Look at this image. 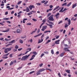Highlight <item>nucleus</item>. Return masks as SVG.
Wrapping results in <instances>:
<instances>
[{
	"mask_svg": "<svg viewBox=\"0 0 77 77\" xmlns=\"http://www.w3.org/2000/svg\"><path fill=\"white\" fill-rule=\"evenodd\" d=\"M30 56V54H29L28 55H26L25 56H23L21 59V60H26L27 59H28V57Z\"/></svg>",
	"mask_w": 77,
	"mask_h": 77,
	"instance_id": "obj_1",
	"label": "nucleus"
},
{
	"mask_svg": "<svg viewBox=\"0 0 77 77\" xmlns=\"http://www.w3.org/2000/svg\"><path fill=\"white\" fill-rule=\"evenodd\" d=\"M54 15L52 14L48 18L49 21H54Z\"/></svg>",
	"mask_w": 77,
	"mask_h": 77,
	"instance_id": "obj_2",
	"label": "nucleus"
},
{
	"mask_svg": "<svg viewBox=\"0 0 77 77\" xmlns=\"http://www.w3.org/2000/svg\"><path fill=\"white\" fill-rule=\"evenodd\" d=\"M44 37V34H43V35H42L41 37V41L40 40V39H38V44H39V43H41L43 41V38Z\"/></svg>",
	"mask_w": 77,
	"mask_h": 77,
	"instance_id": "obj_3",
	"label": "nucleus"
},
{
	"mask_svg": "<svg viewBox=\"0 0 77 77\" xmlns=\"http://www.w3.org/2000/svg\"><path fill=\"white\" fill-rule=\"evenodd\" d=\"M11 50V48H6L4 50V53H8V51H10Z\"/></svg>",
	"mask_w": 77,
	"mask_h": 77,
	"instance_id": "obj_4",
	"label": "nucleus"
},
{
	"mask_svg": "<svg viewBox=\"0 0 77 77\" xmlns=\"http://www.w3.org/2000/svg\"><path fill=\"white\" fill-rule=\"evenodd\" d=\"M47 26H43L42 27V29H41L42 31H43L44 32L46 29H47Z\"/></svg>",
	"mask_w": 77,
	"mask_h": 77,
	"instance_id": "obj_5",
	"label": "nucleus"
},
{
	"mask_svg": "<svg viewBox=\"0 0 77 77\" xmlns=\"http://www.w3.org/2000/svg\"><path fill=\"white\" fill-rule=\"evenodd\" d=\"M59 42H60V40H58L56 41L55 42V44H59V43H60Z\"/></svg>",
	"mask_w": 77,
	"mask_h": 77,
	"instance_id": "obj_6",
	"label": "nucleus"
},
{
	"mask_svg": "<svg viewBox=\"0 0 77 77\" xmlns=\"http://www.w3.org/2000/svg\"><path fill=\"white\" fill-rule=\"evenodd\" d=\"M42 35V33H41L40 34H38V35H35L34 36V38H36V37H38V36H40L41 35Z\"/></svg>",
	"mask_w": 77,
	"mask_h": 77,
	"instance_id": "obj_7",
	"label": "nucleus"
},
{
	"mask_svg": "<svg viewBox=\"0 0 77 77\" xmlns=\"http://www.w3.org/2000/svg\"><path fill=\"white\" fill-rule=\"evenodd\" d=\"M77 3H75V4H73L72 6V8L73 9L74 8H75V7H76V6H77Z\"/></svg>",
	"mask_w": 77,
	"mask_h": 77,
	"instance_id": "obj_8",
	"label": "nucleus"
},
{
	"mask_svg": "<svg viewBox=\"0 0 77 77\" xmlns=\"http://www.w3.org/2000/svg\"><path fill=\"white\" fill-rule=\"evenodd\" d=\"M47 22L49 24H52V25H54V23H53L52 22L49 21L48 20Z\"/></svg>",
	"mask_w": 77,
	"mask_h": 77,
	"instance_id": "obj_9",
	"label": "nucleus"
},
{
	"mask_svg": "<svg viewBox=\"0 0 77 77\" xmlns=\"http://www.w3.org/2000/svg\"><path fill=\"white\" fill-rule=\"evenodd\" d=\"M67 21L68 22V24L69 25H70V24H71V20L70 19L68 20H67Z\"/></svg>",
	"mask_w": 77,
	"mask_h": 77,
	"instance_id": "obj_10",
	"label": "nucleus"
},
{
	"mask_svg": "<svg viewBox=\"0 0 77 77\" xmlns=\"http://www.w3.org/2000/svg\"><path fill=\"white\" fill-rule=\"evenodd\" d=\"M65 52H63L62 53H61L60 54V57H63V56H64V54H65Z\"/></svg>",
	"mask_w": 77,
	"mask_h": 77,
	"instance_id": "obj_11",
	"label": "nucleus"
},
{
	"mask_svg": "<svg viewBox=\"0 0 77 77\" xmlns=\"http://www.w3.org/2000/svg\"><path fill=\"white\" fill-rule=\"evenodd\" d=\"M15 40H13L11 41L10 42H9V43H11L12 44H13L14 43H15Z\"/></svg>",
	"mask_w": 77,
	"mask_h": 77,
	"instance_id": "obj_12",
	"label": "nucleus"
},
{
	"mask_svg": "<svg viewBox=\"0 0 77 77\" xmlns=\"http://www.w3.org/2000/svg\"><path fill=\"white\" fill-rule=\"evenodd\" d=\"M65 71H66V72H67V73H68V74H70L71 73H70V70H66Z\"/></svg>",
	"mask_w": 77,
	"mask_h": 77,
	"instance_id": "obj_13",
	"label": "nucleus"
},
{
	"mask_svg": "<svg viewBox=\"0 0 77 77\" xmlns=\"http://www.w3.org/2000/svg\"><path fill=\"white\" fill-rule=\"evenodd\" d=\"M41 72H40V71H39V70L36 73V74L37 75H39V74H40Z\"/></svg>",
	"mask_w": 77,
	"mask_h": 77,
	"instance_id": "obj_14",
	"label": "nucleus"
},
{
	"mask_svg": "<svg viewBox=\"0 0 77 77\" xmlns=\"http://www.w3.org/2000/svg\"><path fill=\"white\" fill-rule=\"evenodd\" d=\"M63 9H64V7H62L61 8V10L59 11V12H61L62 13V12L63 11Z\"/></svg>",
	"mask_w": 77,
	"mask_h": 77,
	"instance_id": "obj_15",
	"label": "nucleus"
},
{
	"mask_svg": "<svg viewBox=\"0 0 77 77\" xmlns=\"http://www.w3.org/2000/svg\"><path fill=\"white\" fill-rule=\"evenodd\" d=\"M45 69H41L39 70V71H40V72H42V71H45Z\"/></svg>",
	"mask_w": 77,
	"mask_h": 77,
	"instance_id": "obj_16",
	"label": "nucleus"
},
{
	"mask_svg": "<svg viewBox=\"0 0 77 77\" xmlns=\"http://www.w3.org/2000/svg\"><path fill=\"white\" fill-rule=\"evenodd\" d=\"M59 8V6H56L55 8L53 10V11H55V10H56V9H58V8Z\"/></svg>",
	"mask_w": 77,
	"mask_h": 77,
	"instance_id": "obj_17",
	"label": "nucleus"
},
{
	"mask_svg": "<svg viewBox=\"0 0 77 77\" xmlns=\"http://www.w3.org/2000/svg\"><path fill=\"white\" fill-rule=\"evenodd\" d=\"M26 12H29V11H30V9H29V8L28 7H26Z\"/></svg>",
	"mask_w": 77,
	"mask_h": 77,
	"instance_id": "obj_18",
	"label": "nucleus"
},
{
	"mask_svg": "<svg viewBox=\"0 0 77 77\" xmlns=\"http://www.w3.org/2000/svg\"><path fill=\"white\" fill-rule=\"evenodd\" d=\"M28 42H31V43H32V42H33V39H31L30 40H28Z\"/></svg>",
	"mask_w": 77,
	"mask_h": 77,
	"instance_id": "obj_19",
	"label": "nucleus"
},
{
	"mask_svg": "<svg viewBox=\"0 0 77 77\" xmlns=\"http://www.w3.org/2000/svg\"><path fill=\"white\" fill-rule=\"evenodd\" d=\"M19 42H20V43L21 44H23V40L20 39L19 40Z\"/></svg>",
	"mask_w": 77,
	"mask_h": 77,
	"instance_id": "obj_20",
	"label": "nucleus"
},
{
	"mask_svg": "<svg viewBox=\"0 0 77 77\" xmlns=\"http://www.w3.org/2000/svg\"><path fill=\"white\" fill-rule=\"evenodd\" d=\"M67 2H66L64 4H63L62 5V6H67Z\"/></svg>",
	"mask_w": 77,
	"mask_h": 77,
	"instance_id": "obj_21",
	"label": "nucleus"
},
{
	"mask_svg": "<svg viewBox=\"0 0 77 77\" xmlns=\"http://www.w3.org/2000/svg\"><path fill=\"white\" fill-rule=\"evenodd\" d=\"M3 20H9V18H4L2 19Z\"/></svg>",
	"mask_w": 77,
	"mask_h": 77,
	"instance_id": "obj_22",
	"label": "nucleus"
},
{
	"mask_svg": "<svg viewBox=\"0 0 77 77\" xmlns=\"http://www.w3.org/2000/svg\"><path fill=\"white\" fill-rule=\"evenodd\" d=\"M9 31V29H8L7 30L5 31H2L3 32H7Z\"/></svg>",
	"mask_w": 77,
	"mask_h": 77,
	"instance_id": "obj_23",
	"label": "nucleus"
},
{
	"mask_svg": "<svg viewBox=\"0 0 77 77\" xmlns=\"http://www.w3.org/2000/svg\"><path fill=\"white\" fill-rule=\"evenodd\" d=\"M51 42V40H49L47 41V42L45 43V44H48V43L49 42Z\"/></svg>",
	"mask_w": 77,
	"mask_h": 77,
	"instance_id": "obj_24",
	"label": "nucleus"
},
{
	"mask_svg": "<svg viewBox=\"0 0 77 77\" xmlns=\"http://www.w3.org/2000/svg\"><path fill=\"white\" fill-rule=\"evenodd\" d=\"M32 54H34L35 55H37V54H38V53H36V52L35 51H34L33 52Z\"/></svg>",
	"mask_w": 77,
	"mask_h": 77,
	"instance_id": "obj_25",
	"label": "nucleus"
},
{
	"mask_svg": "<svg viewBox=\"0 0 77 77\" xmlns=\"http://www.w3.org/2000/svg\"><path fill=\"white\" fill-rule=\"evenodd\" d=\"M20 29H18L17 30V33H19L20 32Z\"/></svg>",
	"mask_w": 77,
	"mask_h": 77,
	"instance_id": "obj_26",
	"label": "nucleus"
},
{
	"mask_svg": "<svg viewBox=\"0 0 77 77\" xmlns=\"http://www.w3.org/2000/svg\"><path fill=\"white\" fill-rule=\"evenodd\" d=\"M29 8L30 9V10H32V5H30V6L29 7Z\"/></svg>",
	"mask_w": 77,
	"mask_h": 77,
	"instance_id": "obj_27",
	"label": "nucleus"
},
{
	"mask_svg": "<svg viewBox=\"0 0 77 77\" xmlns=\"http://www.w3.org/2000/svg\"><path fill=\"white\" fill-rule=\"evenodd\" d=\"M58 15H59V13H57L54 16V17H57Z\"/></svg>",
	"mask_w": 77,
	"mask_h": 77,
	"instance_id": "obj_28",
	"label": "nucleus"
},
{
	"mask_svg": "<svg viewBox=\"0 0 77 77\" xmlns=\"http://www.w3.org/2000/svg\"><path fill=\"white\" fill-rule=\"evenodd\" d=\"M71 3H72L71 2H70L69 3V4L67 5V6L68 7H69V6H70V5H71Z\"/></svg>",
	"mask_w": 77,
	"mask_h": 77,
	"instance_id": "obj_29",
	"label": "nucleus"
},
{
	"mask_svg": "<svg viewBox=\"0 0 77 77\" xmlns=\"http://www.w3.org/2000/svg\"><path fill=\"white\" fill-rule=\"evenodd\" d=\"M68 26H69V25H67V24H66V25L64 26V27L65 28H66V27H68Z\"/></svg>",
	"mask_w": 77,
	"mask_h": 77,
	"instance_id": "obj_30",
	"label": "nucleus"
},
{
	"mask_svg": "<svg viewBox=\"0 0 77 77\" xmlns=\"http://www.w3.org/2000/svg\"><path fill=\"white\" fill-rule=\"evenodd\" d=\"M22 3V1H19L18 2V3H17V5H20V3Z\"/></svg>",
	"mask_w": 77,
	"mask_h": 77,
	"instance_id": "obj_31",
	"label": "nucleus"
},
{
	"mask_svg": "<svg viewBox=\"0 0 77 77\" xmlns=\"http://www.w3.org/2000/svg\"><path fill=\"white\" fill-rule=\"evenodd\" d=\"M66 10H67V9H66V8H65L64 9V10L62 11V13L64 11H66Z\"/></svg>",
	"mask_w": 77,
	"mask_h": 77,
	"instance_id": "obj_32",
	"label": "nucleus"
},
{
	"mask_svg": "<svg viewBox=\"0 0 77 77\" xmlns=\"http://www.w3.org/2000/svg\"><path fill=\"white\" fill-rule=\"evenodd\" d=\"M15 49H18V45H16L15 46Z\"/></svg>",
	"mask_w": 77,
	"mask_h": 77,
	"instance_id": "obj_33",
	"label": "nucleus"
},
{
	"mask_svg": "<svg viewBox=\"0 0 77 77\" xmlns=\"http://www.w3.org/2000/svg\"><path fill=\"white\" fill-rule=\"evenodd\" d=\"M46 70H49V71H50L51 72V71H52V70H51L50 69H49L46 68Z\"/></svg>",
	"mask_w": 77,
	"mask_h": 77,
	"instance_id": "obj_34",
	"label": "nucleus"
},
{
	"mask_svg": "<svg viewBox=\"0 0 77 77\" xmlns=\"http://www.w3.org/2000/svg\"><path fill=\"white\" fill-rule=\"evenodd\" d=\"M14 64V63L12 61H11L10 63V65L11 66L12 65V64Z\"/></svg>",
	"mask_w": 77,
	"mask_h": 77,
	"instance_id": "obj_35",
	"label": "nucleus"
},
{
	"mask_svg": "<svg viewBox=\"0 0 77 77\" xmlns=\"http://www.w3.org/2000/svg\"><path fill=\"white\" fill-rule=\"evenodd\" d=\"M51 53L52 54H54V51H53V49H52L51 50Z\"/></svg>",
	"mask_w": 77,
	"mask_h": 77,
	"instance_id": "obj_36",
	"label": "nucleus"
},
{
	"mask_svg": "<svg viewBox=\"0 0 77 77\" xmlns=\"http://www.w3.org/2000/svg\"><path fill=\"white\" fill-rule=\"evenodd\" d=\"M40 29H38L37 32V33H39V32H40Z\"/></svg>",
	"mask_w": 77,
	"mask_h": 77,
	"instance_id": "obj_37",
	"label": "nucleus"
},
{
	"mask_svg": "<svg viewBox=\"0 0 77 77\" xmlns=\"http://www.w3.org/2000/svg\"><path fill=\"white\" fill-rule=\"evenodd\" d=\"M51 13H49L48 14V15L47 16V17H49V16H50V15H51Z\"/></svg>",
	"mask_w": 77,
	"mask_h": 77,
	"instance_id": "obj_38",
	"label": "nucleus"
},
{
	"mask_svg": "<svg viewBox=\"0 0 77 77\" xmlns=\"http://www.w3.org/2000/svg\"><path fill=\"white\" fill-rule=\"evenodd\" d=\"M35 72V71H33L32 72H31L29 73V74H32V73H34Z\"/></svg>",
	"mask_w": 77,
	"mask_h": 77,
	"instance_id": "obj_39",
	"label": "nucleus"
},
{
	"mask_svg": "<svg viewBox=\"0 0 77 77\" xmlns=\"http://www.w3.org/2000/svg\"><path fill=\"white\" fill-rule=\"evenodd\" d=\"M8 57H2V59H8Z\"/></svg>",
	"mask_w": 77,
	"mask_h": 77,
	"instance_id": "obj_40",
	"label": "nucleus"
},
{
	"mask_svg": "<svg viewBox=\"0 0 77 77\" xmlns=\"http://www.w3.org/2000/svg\"><path fill=\"white\" fill-rule=\"evenodd\" d=\"M49 26H50V28H51H51L53 27V25H52L51 24H50Z\"/></svg>",
	"mask_w": 77,
	"mask_h": 77,
	"instance_id": "obj_41",
	"label": "nucleus"
},
{
	"mask_svg": "<svg viewBox=\"0 0 77 77\" xmlns=\"http://www.w3.org/2000/svg\"><path fill=\"white\" fill-rule=\"evenodd\" d=\"M42 65H43V63H42L41 64H40L39 65V66L40 67H41V66H42Z\"/></svg>",
	"mask_w": 77,
	"mask_h": 77,
	"instance_id": "obj_42",
	"label": "nucleus"
},
{
	"mask_svg": "<svg viewBox=\"0 0 77 77\" xmlns=\"http://www.w3.org/2000/svg\"><path fill=\"white\" fill-rule=\"evenodd\" d=\"M35 57V55H33L32 56V58H33V59H34Z\"/></svg>",
	"mask_w": 77,
	"mask_h": 77,
	"instance_id": "obj_43",
	"label": "nucleus"
},
{
	"mask_svg": "<svg viewBox=\"0 0 77 77\" xmlns=\"http://www.w3.org/2000/svg\"><path fill=\"white\" fill-rule=\"evenodd\" d=\"M45 54H41V57H42L43 56H44V55Z\"/></svg>",
	"mask_w": 77,
	"mask_h": 77,
	"instance_id": "obj_44",
	"label": "nucleus"
},
{
	"mask_svg": "<svg viewBox=\"0 0 77 77\" xmlns=\"http://www.w3.org/2000/svg\"><path fill=\"white\" fill-rule=\"evenodd\" d=\"M49 8H53V6L52 5H51L49 6Z\"/></svg>",
	"mask_w": 77,
	"mask_h": 77,
	"instance_id": "obj_45",
	"label": "nucleus"
},
{
	"mask_svg": "<svg viewBox=\"0 0 77 77\" xmlns=\"http://www.w3.org/2000/svg\"><path fill=\"white\" fill-rule=\"evenodd\" d=\"M32 49L31 48H28L27 49V50H29V51H30Z\"/></svg>",
	"mask_w": 77,
	"mask_h": 77,
	"instance_id": "obj_46",
	"label": "nucleus"
},
{
	"mask_svg": "<svg viewBox=\"0 0 77 77\" xmlns=\"http://www.w3.org/2000/svg\"><path fill=\"white\" fill-rule=\"evenodd\" d=\"M46 21V19H44L42 21V22H43V23H45V22Z\"/></svg>",
	"mask_w": 77,
	"mask_h": 77,
	"instance_id": "obj_47",
	"label": "nucleus"
},
{
	"mask_svg": "<svg viewBox=\"0 0 77 77\" xmlns=\"http://www.w3.org/2000/svg\"><path fill=\"white\" fill-rule=\"evenodd\" d=\"M13 51L14 52H15V51H17V50L14 49H13Z\"/></svg>",
	"mask_w": 77,
	"mask_h": 77,
	"instance_id": "obj_48",
	"label": "nucleus"
},
{
	"mask_svg": "<svg viewBox=\"0 0 77 77\" xmlns=\"http://www.w3.org/2000/svg\"><path fill=\"white\" fill-rule=\"evenodd\" d=\"M48 3V1H47L44 3V5H46Z\"/></svg>",
	"mask_w": 77,
	"mask_h": 77,
	"instance_id": "obj_49",
	"label": "nucleus"
},
{
	"mask_svg": "<svg viewBox=\"0 0 77 77\" xmlns=\"http://www.w3.org/2000/svg\"><path fill=\"white\" fill-rule=\"evenodd\" d=\"M32 20H33V21H37V20H36V19H32Z\"/></svg>",
	"mask_w": 77,
	"mask_h": 77,
	"instance_id": "obj_50",
	"label": "nucleus"
},
{
	"mask_svg": "<svg viewBox=\"0 0 77 77\" xmlns=\"http://www.w3.org/2000/svg\"><path fill=\"white\" fill-rule=\"evenodd\" d=\"M69 57L71 59V60H74V58H71V57Z\"/></svg>",
	"mask_w": 77,
	"mask_h": 77,
	"instance_id": "obj_51",
	"label": "nucleus"
},
{
	"mask_svg": "<svg viewBox=\"0 0 77 77\" xmlns=\"http://www.w3.org/2000/svg\"><path fill=\"white\" fill-rule=\"evenodd\" d=\"M62 23V21H61L59 22L58 24H61V23Z\"/></svg>",
	"mask_w": 77,
	"mask_h": 77,
	"instance_id": "obj_52",
	"label": "nucleus"
},
{
	"mask_svg": "<svg viewBox=\"0 0 77 77\" xmlns=\"http://www.w3.org/2000/svg\"><path fill=\"white\" fill-rule=\"evenodd\" d=\"M58 76H59V77L61 76V75H60V72H59L58 74Z\"/></svg>",
	"mask_w": 77,
	"mask_h": 77,
	"instance_id": "obj_53",
	"label": "nucleus"
},
{
	"mask_svg": "<svg viewBox=\"0 0 77 77\" xmlns=\"http://www.w3.org/2000/svg\"><path fill=\"white\" fill-rule=\"evenodd\" d=\"M22 49H23V48H19L18 49V51H21V50H22Z\"/></svg>",
	"mask_w": 77,
	"mask_h": 77,
	"instance_id": "obj_54",
	"label": "nucleus"
},
{
	"mask_svg": "<svg viewBox=\"0 0 77 77\" xmlns=\"http://www.w3.org/2000/svg\"><path fill=\"white\" fill-rule=\"evenodd\" d=\"M8 12L6 11L5 13V15H8Z\"/></svg>",
	"mask_w": 77,
	"mask_h": 77,
	"instance_id": "obj_55",
	"label": "nucleus"
},
{
	"mask_svg": "<svg viewBox=\"0 0 77 77\" xmlns=\"http://www.w3.org/2000/svg\"><path fill=\"white\" fill-rule=\"evenodd\" d=\"M44 53H45V54H48V52L47 51V52H44Z\"/></svg>",
	"mask_w": 77,
	"mask_h": 77,
	"instance_id": "obj_56",
	"label": "nucleus"
},
{
	"mask_svg": "<svg viewBox=\"0 0 77 77\" xmlns=\"http://www.w3.org/2000/svg\"><path fill=\"white\" fill-rule=\"evenodd\" d=\"M31 7H32V8H35V7L33 5H31Z\"/></svg>",
	"mask_w": 77,
	"mask_h": 77,
	"instance_id": "obj_57",
	"label": "nucleus"
},
{
	"mask_svg": "<svg viewBox=\"0 0 77 77\" xmlns=\"http://www.w3.org/2000/svg\"><path fill=\"white\" fill-rule=\"evenodd\" d=\"M21 68H22V66L18 68L17 69V70H18V69H21Z\"/></svg>",
	"mask_w": 77,
	"mask_h": 77,
	"instance_id": "obj_58",
	"label": "nucleus"
},
{
	"mask_svg": "<svg viewBox=\"0 0 77 77\" xmlns=\"http://www.w3.org/2000/svg\"><path fill=\"white\" fill-rule=\"evenodd\" d=\"M10 57H12V54H11L10 55Z\"/></svg>",
	"mask_w": 77,
	"mask_h": 77,
	"instance_id": "obj_59",
	"label": "nucleus"
},
{
	"mask_svg": "<svg viewBox=\"0 0 77 77\" xmlns=\"http://www.w3.org/2000/svg\"><path fill=\"white\" fill-rule=\"evenodd\" d=\"M68 20V17H66L65 19V21H66V20Z\"/></svg>",
	"mask_w": 77,
	"mask_h": 77,
	"instance_id": "obj_60",
	"label": "nucleus"
},
{
	"mask_svg": "<svg viewBox=\"0 0 77 77\" xmlns=\"http://www.w3.org/2000/svg\"><path fill=\"white\" fill-rule=\"evenodd\" d=\"M7 23H8L9 24H11V22H10V21H7Z\"/></svg>",
	"mask_w": 77,
	"mask_h": 77,
	"instance_id": "obj_61",
	"label": "nucleus"
},
{
	"mask_svg": "<svg viewBox=\"0 0 77 77\" xmlns=\"http://www.w3.org/2000/svg\"><path fill=\"white\" fill-rule=\"evenodd\" d=\"M37 5H39V6H40V5H41V4L40 3H37L36 4Z\"/></svg>",
	"mask_w": 77,
	"mask_h": 77,
	"instance_id": "obj_62",
	"label": "nucleus"
},
{
	"mask_svg": "<svg viewBox=\"0 0 77 77\" xmlns=\"http://www.w3.org/2000/svg\"><path fill=\"white\" fill-rule=\"evenodd\" d=\"M5 39L6 41H9V40L7 38H5Z\"/></svg>",
	"mask_w": 77,
	"mask_h": 77,
	"instance_id": "obj_63",
	"label": "nucleus"
},
{
	"mask_svg": "<svg viewBox=\"0 0 77 77\" xmlns=\"http://www.w3.org/2000/svg\"><path fill=\"white\" fill-rule=\"evenodd\" d=\"M26 25H31V23H27L26 24Z\"/></svg>",
	"mask_w": 77,
	"mask_h": 77,
	"instance_id": "obj_64",
	"label": "nucleus"
}]
</instances>
